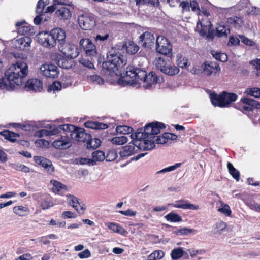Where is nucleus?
<instances>
[{"label": "nucleus", "instance_id": "obj_51", "mask_svg": "<svg viewBox=\"0 0 260 260\" xmlns=\"http://www.w3.org/2000/svg\"><path fill=\"white\" fill-rule=\"evenodd\" d=\"M221 208L218 209V211L223 213L226 216H230L231 215V210L230 206L224 203H221Z\"/></svg>", "mask_w": 260, "mask_h": 260}, {"label": "nucleus", "instance_id": "obj_63", "mask_svg": "<svg viewBox=\"0 0 260 260\" xmlns=\"http://www.w3.org/2000/svg\"><path fill=\"white\" fill-rule=\"evenodd\" d=\"M109 37V34H106L104 36L97 35L95 37V40L96 42H103L106 41Z\"/></svg>", "mask_w": 260, "mask_h": 260}, {"label": "nucleus", "instance_id": "obj_23", "mask_svg": "<svg viewBox=\"0 0 260 260\" xmlns=\"http://www.w3.org/2000/svg\"><path fill=\"white\" fill-rule=\"evenodd\" d=\"M52 31L57 43H58V45L64 44L66 42V38L64 30L59 28H56L53 29Z\"/></svg>", "mask_w": 260, "mask_h": 260}, {"label": "nucleus", "instance_id": "obj_55", "mask_svg": "<svg viewBox=\"0 0 260 260\" xmlns=\"http://www.w3.org/2000/svg\"><path fill=\"white\" fill-rule=\"evenodd\" d=\"M181 163H176L175 165L173 166H171L169 167H168L167 168H164L162 170L157 171L156 174H160V173H165L166 172H171L172 171L175 170L178 167H179L181 166Z\"/></svg>", "mask_w": 260, "mask_h": 260}, {"label": "nucleus", "instance_id": "obj_37", "mask_svg": "<svg viewBox=\"0 0 260 260\" xmlns=\"http://www.w3.org/2000/svg\"><path fill=\"white\" fill-rule=\"evenodd\" d=\"M0 133L2 135L4 136L6 139L11 142H14L15 141V138L19 137V135L17 133L10 131H4Z\"/></svg>", "mask_w": 260, "mask_h": 260}, {"label": "nucleus", "instance_id": "obj_53", "mask_svg": "<svg viewBox=\"0 0 260 260\" xmlns=\"http://www.w3.org/2000/svg\"><path fill=\"white\" fill-rule=\"evenodd\" d=\"M249 63L254 67V69L256 70V76H260V59L256 58L251 60Z\"/></svg>", "mask_w": 260, "mask_h": 260}, {"label": "nucleus", "instance_id": "obj_7", "mask_svg": "<svg viewBox=\"0 0 260 260\" xmlns=\"http://www.w3.org/2000/svg\"><path fill=\"white\" fill-rule=\"evenodd\" d=\"M211 17H199L197 24L196 31L201 36H206L207 38L212 40L214 38V31L211 28L212 24L210 21Z\"/></svg>", "mask_w": 260, "mask_h": 260}, {"label": "nucleus", "instance_id": "obj_32", "mask_svg": "<svg viewBox=\"0 0 260 260\" xmlns=\"http://www.w3.org/2000/svg\"><path fill=\"white\" fill-rule=\"evenodd\" d=\"M179 72V69L177 67L167 64L161 72L170 76H173L177 74Z\"/></svg>", "mask_w": 260, "mask_h": 260}, {"label": "nucleus", "instance_id": "obj_29", "mask_svg": "<svg viewBox=\"0 0 260 260\" xmlns=\"http://www.w3.org/2000/svg\"><path fill=\"white\" fill-rule=\"evenodd\" d=\"M216 33L219 37H226L230 33V27L223 23L219 24L216 27Z\"/></svg>", "mask_w": 260, "mask_h": 260}, {"label": "nucleus", "instance_id": "obj_52", "mask_svg": "<svg viewBox=\"0 0 260 260\" xmlns=\"http://www.w3.org/2000/svg\"><path fill=\"white\" fill-rule=\"evenodd\" d=\"M139 46L137 45L134 44V43H130L126 47L127 52L131 54H135L139 51Z\"/></svg>", "mask_w": 260, "mask_h": 260}, {"label": "nucleus", "instance_id": "obj_50", "mask_svg": "<svg viewBox=\"0 0 260 260\" xmlns=\"http://www.w3.org/2000/svg\"><path fill=\"white\" fill-rule=\"evenodd\" d=\"M164 255L165 253L162 250H156L149 255L148 258L158 260L162 258Z\"/></svg>", "mask_w": 260, "mask_h": 260}, {"label": "nucleus", "instance_id": "obj_43", "mask_svg": "<svg viewBox=\"0 0 260 260\" xmlns=\"http://www.w3.org/2000/svg\"><path fill=\"white\" fill-rule=\"evenodd\" d=\"M128 141V138L124 136H117L113 137L111 140V142L116 145H123Z\"/></svg>", "mask_w": 260, "mask_h": 260}, {"label": "nucleus", "instance_id": "obj_19", "mask_svg": "<svg viewBox=\"0 0 260 260\" xmlns=\"http://www.w3.org/2000/svg\"><path fill=\"white\" fill-rule=\"evenodd\" d=\"M135 146L133 144V140H132V145L129 144L121 147L119 149V154L120 156L122 158L128 157L137 152V149H136Z\"/></svg>", "mask_w": 260, "mask_h": 260}, {"label": "nucleus", "instance_id": "obj_35", "mask_svg": "<svg viewBox=\"0 0 260 260\" xmlns=\"http://www.w3.org/2000/svg\"><path fill=\"white\" fill-rule=\"evenodd\" d=\"M184 252L183 248L181 247H178L177 248L173 249L171 253V256L172 259H178L183 256Z\"/></svg>", "mask_w": 260, "mask_h": 260}, {"label": "nucleus", "instance_id": "obj_17", "mask_svg": "<svg viewBox=\"0 0 260 260\" xmlns=\"http://www.w3.org/2000/svg\"><path fill=\"white\" fill-rule=\"evenodd\" d=\"M171 205L175 208H181L183 209H189L192 210H198L200 207L198 205L191 204L187 200H180L174 202Z\"/></svg>", "mask_w": 260, "mask_h": 260}, {"label": "nucleus", "instance_id": "obj_45", "mask_svg": "<svg viewBox=\"0 0 260 260\" xmlns=\"http://www.w3.org/2000/svg\"><path fill=\"white\" fill-rule=\"evenodd\" d=\"M66 197L68 198V203L72 206L73 208H76L79 205L78 199L72 194H67Z\"/></svg>", "mask_w": 260, "mask_h": 260}, {"label": "nucleus", "instance_id": "obj_54", "mask_svg": "<svg viewBox=\"0 0 260 260\" xmlns=\"http://www.w3.org/2000/svg\"><path fill=\"white\" fill-rule=\"evenodd\" d=\"M181 163H176L175 165L173 166H171L169 167H168L167 168H164L162 170L157 171L156 174H160V173H165L166 172H171L172 171L175 170L178 167H179L181 166Z\"/></svg>", "mask_w": 260, "mask_h": 260}, {"label": "nucleus", "instance_id": "obj_38", "mask_svg": "<svg viewBox=\"0 0 260 260\" xmlns=\"http://www.w3.org/2000/svg\"><path fill=\"white\" fill-rule=\"evenodd\" d=\"M48 0H39L36 7V13L40 15L44 13V8L47 5Z\"/></svg>", "mask_w": 260, "mask_h": 260}, {"label": "nucleus", "instance_id": "obj_61", "mask_svg": "<svg viewBox=\"0 0 260 260\" xmlns=\"http://www.w3.org/2000/svg\"><path fill=\"white\" fill-rule=\"evenodd\" d=\"M154 144H165L167 143L166 139L165 138L164 134L162 135L157 136L156 137H153Z\"/></svg>", "mask_w": 260, "mask_h": 260}, {"label": "nucleus", "instance_id": "obj_64", "mask_svg": "<svg viewBox=\"0 0 260 260\" xmlns=\"http://www.w3.org/2000/svg\"><path fill=\"white\" fill-rule=\"evenodd\" d=\"M227 227V224L225 222L223 221H220L216 225V228L217 229V232H219V234H221Z\"/></svg>", "mask_w": 260, "mask_h": 260}, {"label": "nucleus", "instance_id": "obj_9", "mask_svg": "<svg viewBox=\"0 0 260 260\" xmlns=\"http://www.w3.org/2000/svg\"><path fill=\"white\" fill-rule=\"evenodd\" d=\"M156 50L159 54L169 55L172 53V45L167 38L162 36H159L156 40Z\"/></svg>", "mask_w": 260, "mask_h": 260}, {"label": "nucleus", "instance_id": "obj_62", "mask_svg": "<svg viewBox=\"0 0 260 260\" xmlns=\"http://www.w3.org/2000/svg\"><path fill=\"white\" fill-rule=\"evenodd\" d=\"M31 30L30 26L23 25L17 28L18 32L21 35H25Z\"/></svg>", "mask_w": 260, "mask_h": 260}, {"label": "nucleus", "instance_id": "obj_18", "mask_svg": "<svg viewBox=\"0 0 260 260\" xmlns=\"http://www.w3.org/2000/svg\"><path fill=\"white\" fill-rule=\"evenodd\" d=\"M34 161L45 168L48 173L51 174L54 171V168L50 160L40 156L34 157Z\"/></svg>", "mask_w": 260, "mask_h": 260}, {"label": "nucleus", "instance_id": "obj_2", "mask_svg": "<svg viewBox=\"0 0 260 260\" xmlns=\"http://www.w3.org/2000/svg\"><path fill=\"white\" fill-rule=\"evenodd\" d=\"M124 81L127 84L129 85L143 81L144 83L143 87L146 89H149L153 85L163 82L164 79L161 77L157 76L153 72H150L147 75L145 70L141 68L128 67Z\"/></svg>", "mask_w": 260, "mask_h": 260}, {"label": "nucleus", "instance_id": "obj_47", "mask_svg": "<svg viewBox=\"0 0 260 260\" xmlns=\"http://www.w3.org/2000/svg\"><path fill=\"white\" fill-rule=\"evenodd\" d=\"M11 167L17 171H22L25 173H28L30 171L29 167L19 163L12 164Z\"/></svg>", "mask_w": 260, "mask_h": 260}, {"label": "nucleus", "instance_id": "obj_46", "mask_svg": "<svg viewBox=\"0 0 260 260\" xmlns=\"http://www.w3.org/2000/svg\"><path fill=\"white\" fill-rule=\"evenodd\" d=\"M245 93L250 96L259 98L260 97V88L257 87L247 88Z\"/></svg>", "mask_w": 260, "mask_h": 260}, {"label": "nucleus", "instance_id": "obj_15", "mask_svg": "<svg viewBox=\"0 0 260 260\" xmlns=\"http://www.w3.org/2000/svg\"><path fill=\"white\" fill-rule=\"evenodd\" d=\"M201 68L205 73L208 75H215L217 73L220 71L219 64L216 62H208L206 61L201 65Z\"/></svg>", "mask_w": 260, "mask_h": 260}, {"label": "nucleus", "instance_id": "obj_31", "mask_svg": "<svg viewBox=\"0 0 260 260\" xmlns=\"http://www.w3.org/2000/svg\"><path fill=\"white\" fill-rule=\"evenodd\" d=\"M167 60H168L166 59L164 57H156L154 61V63L156 68L162 72V70L168 64Z\"/></svg>", "mask_w": 260, "mask_h": 260}, {"label": "nucleus", "instance_id": "obj_59", "mask_svg": "<svg viewBox=\"0 0 260 260\" xmlns=\"http://www.w3.org/2000/svg\"><path fill=\"white\" fill-rule=\"evenodd\" d=\"M199 17H211V15L209 11L206 8L201 7V9L198 11Z\"/></svg>", "mask_w": 260, "mask_h": 260}, {"label": "nucleus", "instance_id": "obj_4", "mask_svg": "<svg viewBox=\"0 0 260 260\" xmlns=\"http://www.w3.org/2000/svg\"><path fill=\"white\" fill-rule=\"evenodd\" d=\"M124 52L122 49L114 47L110 48L107 53V60L102 63V70L105 73H116L118 68L126 62Z\"/></svg>", "mask_w": 260, "mask_h": 260}, {"label": "nucleus", "instance_id": "obj_25", "mask_svg": "<svg viewBox=\"0 0 260 260\" xmlns=\"http://www.w3.org/2000/svg\"><path fill=\"white\" fill-rule=\"evenodd\" d=\"M62 131L59 128V125L58 126H50V130L41 129L36 132V136L39 137H42L45 136H52L59 133Z\"/></svg>", "mask_w": 260, "mask_h": 260}, {"label": "nucleus", "instance_id": "obj_11", "mask_svg": "<svg viewBox=\"0 0 260 260\" xmlns=\"http://www.w3.org/2000/svg\"><path fill=\"white\" fill-rule=\"evenodd\" d=\"M61 135L56 138L52 143V145L55 148L59 150L67 149L70 148L72 145V142L69 134L67 132L62 131Z\"/></svg>", "mask_w": 260, "mask_h": 260}, {"label": "nucleus", "instance_id": "obj_44", "mask_svg": "<svg viewBox=\"0 0 260 260\" xmlns=\"http://www.w3.org/2000/svg\"><path fill=\"white\" fill-rule=\"evenodd\" d=\"M176 63L178 67L181 68H186L188 66V59L181 55H178Z\"/></svg>", "mask_w": 260, "mask_h": 260}, {"label": "nucleus", "instance_id": "obj_39", "mask_svg": "<svg viewBox=\"0 0 260 260\" xmlns=\"http://www.w3.org/2000/svg\"><path fill=\"white\" fill-rule=\"evenodd\" d=\"M101 140L98 138L90 139L87 141V148L88 149H96L101 145Z\"/></svg>", "mask_w": 260, "mask_h": 260}, {"label": "nucleus", "instance_id": "obj_36", "mask_svg": "<svg viewBox=\"0 0 260 260\" xmlns=\"http://www.w3.org/2000/svg\"><path fill=\"white\" fill-rule=\"evenodd\" d=\"M227 167L229 171L230 174L232 176V177L236 180L239 181L240 179V172L239 171L236 169L233 165L228 162L227 164Z\"/></svg>", "mask_w": 260, "mask_h": 260}, {"label": "nucleus", "instance_id": "obj_57", "mask_svg": "<svg viewBox=\"0 0 260 260\" xmlns=\"http://www.w3.org/2000/svg\"><path fill=\"white\" fill-rule=\"evenodd\" d=\"M188 252L191 257H194L197 255H202L204 254L206 251L204 249H199V250H194V249H189L188 250Z\"/></svg>", "mask_w": 260, "mask_h": 260}, {"label": "nucleus", "instance_id": "obj_33", "mask_svg": "<svg viewBox=\"0 0 260 260\" xmlns=\"http://www.w3.org/2000/svg\"><path fill=\"white\" fill-rule=\"evenodd\" d=\"M241 101L246 105H249L252 108L260 109V103L258 101L249 98H243Z\"/></svg>", "mask_w": 260, "mask_h": 260}, {"label": "nucleus", "instance_id": "obj_30", "mask_svg": "<svg viewBox=\"0 0 260 260\" xmlns=\"http://www.w3.org/2000/svg\"><path fill=\"white\" fill-rule=\"evenodd\" d=\"M173 233L177 235L186 236L191 234L194 235L197 233V231L192 229L184 227L180 229H177L173 231Z\"/></svg>", "mask_w": 260, "mask_h": 260}, {"label": "nucleus", "instance_id": "obj_58", "mask_svg": "<svg viewBox=\"0 0 260 260\" xmlns=\"http://www.w3.org/2000/svg\"><path fill=\"white\" fill-rule=\"evenodd\" d=\"M79 62L83 66L86 67L90 69L94 68L93 63L88 59L82 58L80 60Z\"/></svg>", "mask_w": 260, "mask_h": 260}, {"label": "nucleus", "instance_id": "obj_8", "mask_svg": "<svg viewBox=\"0 0 260 260\" xmlns=\"http://www.w3.org/2000/svg\"><path fill=\"white\" fill-rule=\"evenodd\" d=\"M53 35L51 30L49 32L47 31L40 32L37 35L36 37L38 42L42 46L46 47L52 48L57 44L54 36Z\"/></svg>", "mask_w": 260, "mask_h": 260}, {"label": "nucleus", "instance_id": "obj_40", "mask_svg": "<svg viewBox=\"0 0 260 260\" xmlns=\"http://www.w3.org/2000/svg\"><path fill=\"white\" fill-rule=\"evenodd\" d=\"M92 159L93 160L94 165L96 161H100L103 160L105 158L104 153L100 150L95 151L92 153Z\"/></svg>", "mask_w": 260, "mask_h": 260}, {"label": "nucleus", "instance_id": "obj_6", "mask_svg": "<svg viewBox=\"0 0 260 260\" xmlns=\"http://www.w3.org/2000/svg\"><path fill=\"white\" fill-rule=\"evenodd\" d=\"M237 97V95L235 93L224 91L219 95L211 94L210 100L212 104L215 106L226 107H228L232 102L235 101Z\"/></svg>", "mask_w": 260, "mask_h": 260}, {"label": "nucleus", "instance_id": "obj_34", "mask_svg": "<svg viewBox=\"0 0 260 260\" xmlns=\"http://www.w3.org/2000/svg\"><path fill=\"white\" fill-rule=\"evenodd\" d=\"M228 22L235 27H240L243 24V20L241 18L237 16H233L228 19Z\"/></svg>", "mask_w": 260, "mask_h": 260}, {"label": "nucleus", "instance_id": "obj_48", "mask_svg": "<svg viewBox=\"0 0 260 260\" xmlns=\"http://www.w3.org/2000/svg\"><path fill=\"white\" fill-rule=\"evenodd\" d=\"M132 131L133 128L132 127L125 125L118 126L116 128V131L121 134H127L131 133Z\"/></svg>", "mask_w": 260, "mask_h": 260}, {"label": "nucleus", "instance_id": "obj_1", "mask_svg": "<svg viewBox=\"0 0 260 260\" xmlns=\"http://www.w3.org/2000/svg\"><path fill=\"white\" fill-rule=\"evenodd\" d=\"M28 72L26 63L21 60H17L5 72L6 78L0 75V89L7 91L13 90L15 85H22Z\"/></svg>", "mask_w": 260, "mask_h": 260}, {"label": "nucleus", "instance_id": "obj_16", "mask_svg": "<svg viewBox=\"0 0 260 260\" xmlns=\"http://www.w3.org/2000/svg\"><path fill=\"white\" fill-rule=\"evenodd\" d=\"M154 35L149 32H145L139 37V43L145 48H150L154 43Z\"/></svg>", "mask_w": 260, "mask_h": 260}, {"label": "nucleus", "instance_id": "obj_14", "mask_svg": "<svg viewBox=\"0 0 260 260\" xmlns=\"http://www.w3.org/2000/svg\"><path fill=\"white\" fill-rule=\"evenodd\" d=\"M40 72L47 78L54 79L58 76L59 72L58 68L53 64H44L40 68Z\"/></svg>", "mask_w": 260, "mask_h": 260}, {"label": "nucleus", "instance_id": "obj_26", "mask_svg": "<svg viewBox=\"0 0 260 260\" xmlns=\"http://www.w3.org/2000/svg\"><path fill=\"white\" fill-rule=\"evenodd\" d=\"M107 227L113 232L118 233L122 236H125L127 232L120 224L115 222H108L107 223Z\"/></svg>", "mask_w": 260, "mask_h": 260}, {"label": "nucleus", "instance_id": "obj_60", "mask_svg": "<svg viewBox=\"0 0 260 260\" xmlns=\"http://www.w3.org/2000/svg\"><path fill=\"white\" fill-rule=\"evenodd\" d=\"M35 144L37 146L42 148L47 147L49 144L48 141L44 139H38L36 141Z\"/></svg>", "mask_w": 260, "mask_h": 260}, {"label": "nucleus", "instance_id": "obj_10", "mask_svg": "<svg viewBox=\"0 0 260 260\" xmlns=\"http://www.w3.org/2000/svg\"><path fill=\"white\" fill-rule=\"evenodd\" d=\"M80 27L84 30H90L95 25V16L92 13H85L78 18Z\"/></svg>", "mask_w": 260, "mask_h": 260}, {"label": "nucleus", "instance_id": "obj_49", "mask_svg": "<svg viewBox=\"0 0 260 260\" xmlns=\"http://www.w3.org/2000/svg\"><path fill=\"white\" fill-rule=\"evenodd\" d=\"M62 86L59 82L55 81L50 85L48 88V92L55 93V91H59L61 90Z\"/></svg>", "mask_w": 260, "mask_h": 260}, {"label": "nucleus", "instance_id": "obj_56", "mask_svg": "<svg viewBox=\"0 0 260 260\" xmlns=\"http://www.w3.org/2000/svg\"><path fill=\"white\" fill-rule=\"evenodd\" d=\"M53 206V203L48 199L44 200L41 204V206L43 210L48 209Z\"/></svg>", "mask_w": 260, "mask_h": 260}, {"label": "nucleus", "instance_id": "obj_41", "mask_svg": "<svg viewBox=\"0 0 260 260\" xmlns=\"http://www.w3.org/2000/svg\"><path fill=\"white\" fill-rule=\"evenodd\" d=\"M165 218L167 221L172 222H180L182 220V217L177 214L170 213L165 216Z\"/></svg>", "mask_w": 260, "mask_h": 260}, {"label": "nucleus", "instance_id": "obj_28", "mask_svg": "<svg viewBox=\"0 0 260 260\" xmlns=\"http://www.w3.org/2000/svg\"><path fill=\"white\" fill-rule=\"evenodd\" d=\"M57 16L60 19L68 20L71 17L70 10L66 7H61L56 11Z\"/></svg>", "mask_w": 260, "mask_h": 260}, {"label": "nucleus", "instance_id": "obj_22", "mask_svg": "<svg viewBox=\"0 0 260 260\" xmlns=\"http://www.w3.org/2000/svg\"><path fill=\"white\" fill-rule=\"evenodd\" d=\"M50 183L52 185V191L56 194H62L67 191V186L56 180H51Z\"/></svg>", "mask_w": 260, "mask_h": 260}, {"label": "nucleus", "instance_id": "obj_13", "mask_svg": "<svg viewBox=\"0 0 260 260\" xmlns=\"http://www.w3.org/2000/svg\"><path fill=\"white\" fill-rule=\"evenodd\" d=\"M59 50L68 58H75L79 54L78 49L74 45L66 43L58 45Z\"/></svg>", "mask_w": 260, "mask_h": 260}, {"label": "nucleus", "instance_id": "obj_21", "mask_svg": "<svg viewBox=\"0 0 260 260\" xmlns=\"http://www.w3.org/2000/svg\"><path fill=\"white\" fill-rule=\"evenodd\" d=\"M73 58H67L60 55L56 56L55 61L57 65L63 69H68L72 67L73 65Z\"/></svg>", "mask_w": 260, "mask_h": 260}, {"label": "nucleus", "instance_id": "obj_12", "mask_svg": "<svg viewBox=\"0 0 260 260\" xmlns=\"http://www.w3.org/2000/svg\"><path fill=\"white\" fill-rule=\"evenodd\" d=\"M80 46L85 52L86 55L90 57H93L97 54L95 45L88 38H83L79 42Z\"/></svg>", "mask_w": 260, "mask_h": 260}, {"label": "nucleus", "instance_id": "obj_3", "mask_svg": "<svg viewBox=\"0 0 260 260\" xmlns=\"http://www.w3.org/2000/svg\"><path fill=\"white\" fill-rule=\"evenodd\" d=\"M165 126L162 123L155 122L146 124L143 132H137L131 135L133 139V144L139 149L149 150L155 147L154 139H146L149 135L159 134Z\"/></svg>", "mask_w": 260, "mask_h": 260}, {"label": "nucleus", "instance_id": "obj_42", "mask_svg": "<svg viewBox=\"0 0 260 260\" xmlns=\"http://www.w3.org/2000/svg\"><path fill=\"white\" fill-rule=\"evenodd\" d=\"M28 211V208L22 206H15L13 208L14 213L20 216H25Z\"/></svg>", "mask_w": 260, "mask_h": 260}, {"label": "nucleus", "instance_id": "obj_24", "mask_svg": "<svg viewBox=\"0 0 260 260\" xmlns=\"http://www.w3.org/2000/svg\"><path fill=\"white\" fill-rule=\"evenodd\" d=\"M31 39L28 37H24L19 38L15 41V45L16 48L21 50H24L26 47L30 46Z\"/></svg>", "mask_w": 260, "mask_h": 260}, {"label": "nucleus", "instance_id": "obj_20", "mask_svg": "<svg viewBox=\"0 0 260 260\" xmlns=\"http://www.w3.org/2000/svg\"><path fill=\"white\" fill-rule=\"evenodd\" d=\"M25 89L29 91H40L42 89V83L37 79H31L27 81Z\"/></svg>", "mask_w": 260, "mask_h": 260}, {"label": "nucleus", "instance_id": "obj_5", "mask_svg": "<svg viewBox=\"0 0 260 260\" xmlns=\"http://www.w3.org/2000/svg\"><path fill=\"white\" fill-rule=\"evenodd\" d=\"M59 128L62 131L67 132V134H69L71 140L73 139L78 142H85L91 138V135L86 133L84 129L75 127L72 124L60 125Z\"/></svg>", "mask_w": 260, "mask_h": 260}, {"label": "nucleus", "instance_id": "obj_27", "mask_svg": "<svg viewBox=\"0 0 260 260\" xmlns=\"http://www.w3.org/2000/svg\"><path fill=\"white\" fill-rule=\"evenodd\" d=\"M84 126L86 128L94 129H105L108 127L107 124L96 122L88 121L84 123Z\"/></svg>", "mask_w": 260, "mask_h": 260}]
</instances>
